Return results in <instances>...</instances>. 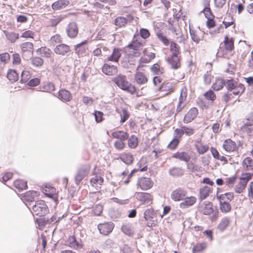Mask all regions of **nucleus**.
<instances>
[{"label": "nucleus", "mask_w": 253, "mask_h": 253, "mask_svg": "<svg viewBox=\"0 0 253 253\" xmlns=\"http://www.w3.org/2000/svg\"><path fill=\"white\" fill-rule=\"evenodd\" d=\"M252 176H253V173L252 174L249 172L244 173L242 174L240 179L242 181H244V182L247 184L248 181L252 178Z\"/></svg>", "instance_id": "nucleus-64"}, {"label": "nucleus", "mask_w": 253, "mask_h": 253, "mask_svg": "<svg viewBox=\"0 0 253 253\" xmlns=\"http://www.w3.org/2000/svg\"><path fill=\"white\" fill-rule=\"evenodd\" d=\"M21 48L22 49V56L25 58V54L27 53L29 58L33 55L34 46L33 44L31 42H25L21 44Z\"/></svg>", "instance_id": "nucleus-12"}, {"label": "nucleus", "mask_w": 253, "mask_h": 253, "mask_svg": "<svg viewBox=\"0 0 253 253\" xmlns=\"http://www.w3.org/2000/svg\"><path fill=\"white\" fill-rule=\"evenodd\" d=\"M37 52H39L42 54L43 56L48 58L50 56L51 50L46 47H42L39 48L37 50Z\"/></svg>", "instance_id": "nucleus-56"}, {"label": "nucleus", "mask_w": 253, "mask_h": 253, "mask_svg": "<svg viewBox=\"0 0 253 253\" xmlns=\"http://www.w3.org/2000/svg\"><path fill=\"white\" fill-rule=\"evenodd\" d=\"M181 202L179 206L181 209H185L193 206L196 202L197 199L194 196L185 197Z\"/></svg>", "instance_id": "nucleus-16"}, {"label": "nucleus", "mask_w": 253, "mask_h": 253, "mask_svg": "<svg viewBox=\"0 0 253 253\" xmlns=\"http://www.w3.org/2000/svg\"><path fill=\"white\" fill-rule=\"evenodd\" d=\"M161 91H168L169 92L174 91L173 85L171 83L168 82L161 85L159 88Z\"/></svg>", "instance_id": "nucleus-48"}, {"label": "nucleus", "mask_w": 253, "mask_h": 253, "mask_svg": "<svg viewBox=\"0 0 253 253\" xmlns=\"http://www.w3.org/2000/svg\"><path fill=\"white\" fill-rule=\"evenodd\" d=\"M120 122L121 124H123L129 118L130 114L126 109H123L122 110V113L120 114Z\"/></svg>", "instance_id": "nucleus-58"}, {"label": "nucleus", "mask_w": 253, "mask_h": 253, "mask_svg": "<svg viewBox=\"0 0 253 253\" xmlns=\"http://www.w3.org/2000/svg\"><path fill=\"white\" fill-rule=\"evenodd\" d=\"M121 56V51L119 48H115L112 54L108 57V60L113 62H118Z\"/></svg>", "instance_id": "nucleus-29"}, {"label": "nucleus", "mask_w": 253, "mask_h": 253, "mask_svg": "<svg viewBox=\"0 0 253 253\" xmlns=\"http://www.w3.org/2000/svg\"><path fill=\"white\" fill-rule=\"evenodd\" d=\"M68 242L70 247L71 248H73L75 249L82 248V245L76 240L74 236H70L68 239Z\"/></svg>", "instance_id": "nucleus-33"}, {"label": "nucleus", "mask_w": 253, "mask_h": 253, "mask_svg": "<svg viewBox=\"0 0 253 253\" xmlns=\"http://www.w3.org/2000/svg\"><path fill=\"white\" fill-rule=\"evenodd\" d=\"M172 157L187 163L191 159L190 155L186 152H177L173 155Z\"/></svg>", "instance_id": "nucleus-25"}, {"label": "nucleus", "mask_w": 253, "mask_h": 253, "mask_svg": "<svg viewBox=\"0 0 253 253\" xmlns=\"http://www.w3.org/2000/svg\"><path fill=\"white\" fill-rule=\"evenodd\" d=\"M114 227V224L112 222H104L98 225L97 228L100 233L104 235H107L112 232Z\"/></svg>", "instance_id": "nucleus-6"}, {"label": "nucleus", "mask_w": 253, "mask_h": 253, "mask_svg": "<svg viewBox=\"0 0 253 253\" xmlns=\"http://www.w3.org/2000/svg\"><path fill=\"white\" fill-rule=\"evenodd\" d=\"M93 115L95 117V121L97 123H100L103 120V113L99 111H95Z\"/></svg>", "instance_id": "nucleus-61"}, {"label": "nucleus", "mask_w": 253, "mask_h": 253, "mask_svg": "<svg viewBox=\"0 0 253 253\" xmlns=\"http://www.w3.org/2000/svg\"><path fill=\"white\" fill-rule=\"evenodd\" d=\"M179 142V140H178L177 138H173L168 145V148L171 150H174L176 148Z\"/></svg>", "instance_id": "nucleus-63"}, {"label": "nucleus", "mask_w": 253, "mask_h": 253, "mask_svg": "<svg viewBox=\"0 0 253 253\" xmlns=\"http://www.w3.org/2000/svg\"><path fill=\"white\" fill-rule=\"evenodd\" d=\"M121 160L126 165H130L133 160V156L130 154H123L120 156Z\"/></svg>", "instance_id": "nucleus-43"}, {"label": "nucleus", "mask_w": 253, "mask_h": 253, "mask_svg": "<svg viewBox=\"0 0 253 253\" xmlns=\"http://www.w3.org/2000/svg\"><path fill=\"white\" fill-rule=\"evenodd\" d=\"M217 199L219 201H231L234 198L233 193L232 192L226 193L223 194H220L219 195L217 193Z\"/></svg>", "instance_id": "nucleus-30"}, {"label": "nucleus", "mask_w": 253, "mask_h": 253, "mask_svg": "<svg viewBox=\"0 0 253 253\" xmlns=\"http://www.w3.org/2000/svg\"><path fill=\"white\" fill-rule=\"evenodd\" d=\"M128 146L131 149L135 148L138 144V138L135 135H131L127 138Z\"/></svg>", "instance_id": "nucleus-32"}, {"label": "nucleus", "mask_w": 253, "mask_h": 253, "mask_svg": "<svg viewBox=\"0 0 253 253\" xmlns=\"http://www.w3.org/2000/svg\"><path fill=\"white\" fill-rule=\"evenodd\" d=\"M62 42V39L61 36L56 34L54 36H53L51 37L50 40V43L51 45L54 46L56 43H61Z\"/></svg>", "instance_id": "nucleus-59"}, {"label": "nucleus", "mask_w": 253, "mask_h": 253, "mask_svg": "<svg viewBox=\"0 0 253 253\" xmlns=\"http://www.w3.org/2000/svg\"><path fill=\"white\" fill-rule=\"evenodd\" d=\"M156 35L159 41L163 42L165 46H168L169 44V40L162 32H158L156 33Z\"/></svg>", "instance_id": "nucleus-45"}, {"label": "nucleus", "mask_w": 253, "mask_h": 253, "mask_svg": "<svg viewBox=\"0 0 253 253\" xmlns=\"http://www.w3.org/2000/svg\"><path fill=\"white\" fill-rule=\"evenodd\" d=\"M31 62L33 66L40 67L43 64V60L39 57H33L31 58Z\"/></svg>", "instance_id": "nucleus-50"}, {"label": "nucleus", "mask_w": 253, "mask_h": 253, "mask_svg": "<svg viewBox=\"0 0 253 253\" xmlns=\"http://www.w3.org/2000/svg\"><path fill=\"white\" fill-rule=\"evenodd\" d=\"M54 52L62 56L69 55L71 51L70 47L65 43H59L54 49Z\"/></svg>", "instance_id": "nucleus-8"}, {"label": "nucleus", "mask_w": 253, "mask_h": 253, "mask_svg": "<svg viewBox=\"0 0 253 253\" xmlns=\"http://www.w3.org/2000/svg\"><path fill=\"white\" fill-rule=\"evenodd\" d=\"M219 206L222 212H228L231 211V205L227 201H219Z\"/></svg>", "instance_id": "nucleus-44"}, {"label": "nucleus", "mask_w": 253, "mask_h": 253, "mask_svg": "<svg viewBox=\"0 0 253 253\" xmlns=\"http://www.w3.org/2000/svg\"><path fill=\"white\" fill-rule=\"evenodd\" d=\"M68 37L70 38L73 39L77 37L79 30L76 23L74 22H70L66 29Z\"/></svg>", "instance_id": "nucleus-10"}, {"label": "nucleus", "mask_w": 253, "mask_h": 253, "mask_svg": "<svg viewBox=\"0 0 253 253\" xmlns=\"http://www.w3.org/2000/svg\"><path fill=\"white\" fill-rule=\"evenodd\" d=\"M230 219L228 217H223L219 223L217 229L221 232L224 231L229 226Z\"/></svg>", "instance_id": "nucleus-31"}, {"label": "nucleus", "mask_w": 253, "mask_h": 253, "mask_svg": "<svg viewBox=\"0 0 253 253\" xmlns=\"http://www.w3.org/2000/svg\"><path fill=\"white\" fill-rule=\"evenodd\" d=\"M4 33L6 38L11 42H14L19 38V34L12 32L4 31Z\"/></svg>", "instance_id": "nucleus-42"}, {"label": "nucleus", "mask_w": 253, "mask_h": 253, "mask_svg": "<svg viewBox=\"0 0 253 253\" xmlns=\"http://www.w3.org/2000/svg\"><path fill=\"white\" fill-rule=\"evenodd\" d=\"M69 4L68 0H58L51 5L54 10H61L65 8Z\"/></svg>", "instance_id": "nucleus-19"}, {"label": "nucleus", "mask_w": 253, "mask_h": 253, "mask_svg": "<svg viewBox=\"0 0 253 253\" xmlns=\"http://www.w3.org/2000/svg\"><path fill=\"white\" fill-rule=\"evenodd\" d=\"M137 185L140 186L142 190H146L153 186V182L150 178L141 177L138 179Z\"/></svg>", "instance_id": "nucleus-13"}, {"label": "nucleus", "mask_w": 253, "mask_h": 253, "mask_svg": "<svg viewBox=\"0 0 253 253\" xmlns=\"http://www.w3.org/2000/svg\"><path fill=\"white\" fill-rule=\"evenodd\" d=\"M144 218L147 221L148 227L155 226L157 224V213L153 209L150 208L146 210L144 212Z\"/></svg>", "instance_id": "nucleus-4"}, {"label": "nucleus", "mask_w": 253, "mask_h": 253, "mask_svg": "<svg viewBox=\"0 0 253 253\" xmlns=\"http://www.w3.org/2000/svg\"><path fill=\"white\" fill-rule=\"evenodd\" d=\"M225 85V80L221 78L216 79L215 82L212 84V87L215 90L221 89Z\"/></svg>", "instance_id": "nucleus-36"}, {"label": "nucleus", "mask_w": 253, "mask_h": 253, "mask_svg": "<svg viewBox=\"0 0 253 253\" xmlns=\"http://www.w3.org/2000/svg\"><path fill=\"white\" fill-rule=\"evenodd\" d=\"M34 213L39 216H42L48 213L49 210L45 202L43 200L36 201L32 206Z\"/></svg>", "instance_id": "nucleus-3"}, {"label": "nucleus", "mask_w": 253, "mask_h": 253, "mask_svg": "<svg viewBox=\"0 0 253 253\" xmlns=\"http://www.w3.org/2000/svg\"><path fill=\"white\" fill-rule=\"evenodd\" d=\"M235 90L232 92V94L235 95L240 96L245 90V87L244 84L239 83V84L234 89Z\"/></svg>", "instance_id": "nucleus-54"}, {"label": "nucleus", "mask_w": 253, "mask_h": 253, "mask_svg": "<svg viewBox=\"0 0 253 253\" xmlns=\"http://www.w3.org/2000/svg\"><path fill=\"white\" fill-rule=\"evenodd\" d=\"M239 84L236 81L233 79H225V85L227 88V89L229 91H231L237 87Z\"/></svg>", "instance_id": "nucleus-34"}, {"label": "nucleus", "mask_w": 253, "mask_h": 253, "mask_svg": "<svg viewBox=\"0 0 253 253\" xmlns=\"http://www.w3.org/2000/svg\"><path fill=\"white\" fill-rule=\"evenodd\" d=\"M211 191V187L208 186H205L201 188L200 190V199L201 201L205 199L207 197H208Z\"/></svg>", "instance_id": "nucleus-35"}, {"label": "nucleus", "mask_w": 253, "mask_h": 253, "mask_svg": "<svg viewBox=\"0 0 253 253\" xmlns=\"http://www.w3.org/2000/svg\"><path fill=\"white\" fill-rule=\"evenodd\" d=\"M121 230L126 235L131 236L133 234V231L131 226L129 224L123 225Z\"/></svg>", "instance_id": "nucleus-51"}, {"label": "nucleus", "mask_w": 253, "mask_h": 253, "mask_svg": "<svg viewBox=\"0 0 253 253\" xmlns=\"http://www.w3.org/2000/svg\"><path fill=\"white\" fill-rule=\"evenodd\" d=\"M138 169H133V170H132V171H131V172L128 175L126 179L124 181V183L125 184H127L129 183V179L131 178V177H132V175L136 172L137 171H138V170L140 171H146L147 169V167L146 166L144 167H143L142 168H141L140 166H138Z\"/></svg>", "instance_id": "nucleus-41"}, {"label": "nucleus", "mask_w": 253, "mask_h": 253, "mask_svg": "<svg viewBox=\"0 0 253 253\" xmlns=\"http://www.w3.org/2000/svg\"><path fill=\"white\" fill-rule=\"evenodd\" d=\"M167 61L173 69H177L180 67V58L178 55L171 54L170 57L168 58Z\"/></svg>", "instance_id": "nucleus-15"}, {"label": "nucleus", "mask_w": 253, "mask_h": 253, "mask_svg": "<svg viewBox=\"0 0 253 253\" xmlns=\"http://www.w3.org/2000/svg\"><path fill=\"white\" fill-rule=\"evenodd\" d=\"M41 90L50 93L55 89L54 84L50 82H43L40 86Z\"/></svg>", "instance_id": "nucleus-21"}, {"label": "nucleus", "mask_w": 253, "mask_h": 253, "mask_svg": "<svg viewBox=\"0 0 253 253\" xmlns=\"http://www.w3.org/2000/svg\"><path fill=\"white\" fill-rule=\"evenodd\" d=\"M202 12H203L205 17L207 18V19H211V18H214V16L212 14L211 8L210 7V4L208 3L207 5H206L204 8L203 9V10L201 11Z\"/></svg>", "instance_id": "nucleus-49"}, {"label": "nucleus", "mask_w": 253, "mask_h": 253, "mask_svg": "<svg viewBox=\"0 0 253 253\" xmlns=\"http://www.w3.org/2000/svg\"><path fill=\"white\" fill-rule=\"evenodd\" d=\"M223 148L228 152H233L236 148V144L235 142L232 140L229 139L224 141L223 144Z\"/></svg>", "instance_id": "nucleus-23"}, {"label": "nucleus", "mask_w": 253, "mask_h": 253, "mask_svg": "<svg viewBox=\"0 0 253 253\" xmlns=\"http://www.w3.org/2000/svg\"><path fill=\"white\" fill-rule=\"evenodd\" d=\"M169 174L174 177H179L183 175L184 170L182 169L179 167H173L170 169L169 170Z\"/></svg>", "instance_id": "nucleus-27"}, {"label": "nucleus", "mask_w": 253, "mask_h": 253, "mask_svg": "<svg viewBox=\"0 0 253 253\" xmlns=\"http://www.w3.org/2000/svg\"><path fill=\"white\" fill-rule=\"evenodd\" d=\"M31 76L29 71L24 70L22 71L21 75V83H25L30 79Z\"/></svg>", "instance_id": "nucleus-53"}, {"label": "nucleus", "mask_w": 253, "mask_h": 253, "mask_svg": "<svg viewBox=\"0 0 253 253\" xmlns=\"http://www.w3.org/2000/svg\"><path fill=\"white\" fill-rule=\"evenodd\" d=\"M102 72L108 76H112L116 74L118 72L116 66L110 65L108 64H104L102 69Z\"/></svg>", "instance_id": "nucleus-17"}, {"label": "nucleus", "mask_w": 253, "mask_h": 253, "mask_svg": "<svg viewBox=\"0 0 253 253\" xmlns=\"http://www.w3.org/2000/svg\"><path fill=\"white\" fill-rule=\"evenodd\" d=\"M14 186L19 191L26 189L28 187L27 182L23 180L18 179L14 182Z\"/></svg>", "instance_id": "nucleus-40"}, {"label": "nucleus", "mask_w": 253, "mask_h": 253, "mask_svg": "<svg viewBox=\"0 0 253 253\" xmlns=\"http://www.w3.org/2000/svg\"><path fill=\"white\" fill-rule=\"evenodd\" d=\"M57 97L63 101H69L72 98L70 92L64 89H61L58 91Z\"/></svg>", "instance_id": "nucleus-18"}, {"label": "nucleus", "mask_w": 253, "mask_h": 253, "mask_svg": "<svg viewBox=\"0 0 253 253\" xmlns=\"http://www.w3.org/2000/svg\"><path fill=\"white\" fill-rule=\"evenodd\" d=\"M113 81L119 88L128 93L133 94L136 91L135 87L127 81L126 77L125 75L119 74L114 78Z\"/></svg>", "instance_id": "nucleus-1"}, {"label": "nucleus", "mask_w": 253, "mask_h": 253, "mask_svg": "<svg viewBox=\"0 0 253 253\" xmlns=\"http://www.w3.org/2000/svg\"><path fill=\"white\" fill-rule=\"evenodd\" d=\"M224 43L226 51H232L234 49V41L232 38L230 39L227 36H226L224 38Z\"/></svg>", "instance_id": "nucleus-26"}, {"label": "nucleus", "mask_w": 253, "mask_h": 253, "mask_svg": "<svg viewBox=\"0 0 253 253\" xmlns=\"http://www.w3.org/2000/svg\"><path fill=\"white\" fill-rule=\"evenodd\" d=\"M87 43V41L85 40L74 45L75 52L79 57L85 55L88 49Z\"/></svg>", "instance_id": "nucleus-7"}, {"label": "nucleus", "mask_w": 253, "mask_h": 253, "mask_svg": "<svg viewBox=\"0 0 253 253\" xmlns=\"http://www.w3.org/2000/svg\"><path fill=\"white\" fill-rule=\"evenodd\" d=\"M187 195V191L182 188H178L173 191L171 194V198L174 201L183 200Z\"/></svg>", "instance_id": "nucleus-9"}, {"label": "nucleus", "mask_w": 253, "mask_h": 253, "mask_svg": "<svg viewBox=\"0 0 253 253\" xmlns=\"http://www.w3.org/2000/svg\"><path fill=\"white\" fill-rule=\"evenodd\" d=\"M247 184H246L244 181H242L240 179V181L236 186L235 192L237 193H241L243 192V190L245 189Z\"/></svg>", "instance_id": "nucleus-60"}, {"label": "nucleus", "mask_w": 253, "mask_h": 253, "mask_svg": "<svg viewBox=\"0 0 253 253\" xmlns=\"http://www.w3.org/2000/svg\"><path fill=\"white\" fill-rule=\"evenodd\" d=\"M204 96L206 99L211 100L212 101H214L216 98L215 94L214 93V91L211 90H210L207 91L204 94Z\"/></svg>", "instance_id": "nucleus-62"}, {"label": "nucleus", "mask_w": 253, "mask_h": 253, "mask_svg": "<svg viewBox=\"0 0 253 253\" xmlns=\"http://www.w3.org/2000/svg\"><path fill=\"white\" fill-rule=\"evenodd\" d=\"M127 22L128 19L122 16L117 17L115 20V25L119 28L125 27L127 24Z\"/></svg>", "instance_id": "nucleus-37"}, {"label": "nucleus", "mask_w": 253, "mask_h": 253, "mask_svg": "<svg viewBox=\"0 0 253 253\" xmlns=\"http://www.w3.org/2000/svg\"><path fill=\"white\" fill-rule=\"evenodd\" d=\"M170 50L172 51V54L173 55H179L180 53V46L174 42H170Z\"/></svg>", "instance_id": "nucleus-52"}, {"label": "nucleus", "mask_w": 253, "mask_h": 253, "mask_svg": "<svg viewBox=\"0 0 253 253\" xmlns=\"http://www.w3.org/2000/svg\"><path fill=\"white\" fill-rule=\"evenodd\" d=\"M137 37L138 36H134L132 42L128 44V48L135 50H138L141 47L143 46V43L138 41Z\"/></svg>", "instance_id": "nucleus-24"}, {"label": "nucleus", "mask_w": 253, "mask_h": 253, "mask_svg": "<svg viewBox=\"0 0 253 253\" xmlns=\"http://www.w3.org/2000/svg\"><path fill=\"white\" fill-rule=\"evenodd\" d=\"M90 184L92 186H98V185H101L103 182V177L100 176H95L92 178L90 181Z\"/></svg>", "instance_id": "nucleus-47"}, {"label": "nucleus", "mask_w": 253, "mask_h": 253, "mask_svg": "<svg viewBox=\"0 0 253 253\" xmlns=\"http://www.w3.org/2000/svg\"><path fill=\"white\" fill-rule=\"evenodd\" d=\"M181 127L183 130V134L187 136H191L194 133V129L189 126H181Z\"/></svg>", "instance_id": "nucleus-57"}, {"label": "nucleus", "mask_w": 253, "mask_h": 253, "mask_svg": "<svg viewBox=\"0 0 253 253\" xmlns=\"http://www.w3.org/2000/svg\"><path fill=\"white\" fill-rule=\"evenodd\" d=\"M40 195V192L36 191H30L27 192L25 195L26 200L27 201L33 202L36 197Z\"/></svg>", "instance_id": "nucleus-38"}, {"label": "nucleus", "mask_w": 253, "mask_h": 253, "mask_svg": "<svg viewBox=\"0 0 253 253\" xmlns=\"http://www.w3.org/2000/svg\"><path fill=\"white\" fill-rule=\"evenodd\" d=\"M90 170V166L89 164H83L81 165L77 170L75 176V182L79 185L81 181L86 178Z\"/></svg>", "instance_id": "nucleus-2"}, {"label": "nucleus", "mask_w": 253, "mask_h": 253, "mask_svg": "<svg viewBox=\"0 0 253 253\" xmlns=\"http://www.w3.org/2000/svg\"><path fill=\"white\" fill-rule=\"evenodd\" d=\"M136 198L140 202V205L148 206L152 204V196L147 193L138 192L135 194Z\"/></svg>", "instance_id": "nucleus-5"}, {"label": "nucleus", "mask_w": 253, "mask_h": 253, "mask_svg": "<svg viewBox=\"0 0 253 253\" xmlns=\"http://www.w3.org/2000/svg\"><path fill=\"white\" fill-rule=\"evenodd\" d=\"M135 80L139 84H143L148 81L147 78L145 75L140 72H137L135 75Z\"/></svg>", "instance_id": "nucleus-28"}, {"label": "nucleus", "mask_w": 253, "mask_h": 253, "mask_svg": "<svg viewBox=\"0 0 253 253\" xmlns=\"http://www.w3.org/2000/svg\"><path fill=\"white\" fill-rule=\"evenodd\" d=\"M113 138L118 139V140L124 141L128 138V133L126 131L117 130L112 133Z\"/></svg>", "instance_id": "nucleus-20"}, {"label": "nucleus", "mask_w": 253, "mask_h": 253, "mask_svg": "<svg viewBox=\"0 0 253 253\" xmlns=\"http://www.w3.org/2000/svg\"><path fill=\"white\" fill-rule=\"evenodd\" d=\"M7 77L9 81L15 82L18 80L19 76L15 70H10L7 73Z\"/></svg>", "instance_id": "nucleus-46"}, {"label": "nucleus", "mask_w": 253, "mask_h": 253, "mask_svg": "<svg viewBox=\"0 0 253 253\" xmlns=\"http://www.w3.org/2000/svg\"><path fill=\"white\" fill-rule=\"evenodd\" d=\"M196 147L197 151L200 154L205 153L209 150V146L207 145H203L202 143L196 144Z\"/></svg>", "instance_id": "nucleus-55"}, {"label": "nucleus", "mask_w": 253, "mask_h": 253, "mask_svg": "<svg viewBox=\"0 0 253 253\" xmlns=\"http://www.w3.org/2000/svg\"><path fill=\"white\" fill-rule=\"evenodd\" d=\"M198 110L196 108H192L185 115L183 122L184 123L188 124L191 122L197 116Z\"/></svg>", "instance_id": "nucleus-14"}, {"label": "nucleus", "mask_w": 253, "mask_h": 253, "mask_svg": "<svg viewBox=\"0 0 253 253\" xmlns=\"http://www.w3.org/2000/svg\"><path fill=\"white\" fill-rule=\"evenodd\" d=\"M190 34L192 40L196 43H198L200 40L203 39L205 33L197 32L190 28Z\"/></svg>", "instance_id": "nucleus-22"}, {"label": "nucleus", "mask_w": 253, "mask_h": 253, "mask_svg": "<svg viewBox=\"0 0 253 253\" xmlns=\"http://www.w3.org/2000/svg\"><path fill=\"white\" fill-rule=\"evenodd\" d=\"M212 207V203L205 201L200 205L199 207L200 211L205 215H210L214 211Z\"/></svg>", "instance_id": "nucleus-11"}, {"label": "nucleus", "mask_w": 253, "mask_h": 253, "mask_svg": "<svg viewBox=\"0 0 253 253\" xmlns=\"http://www.w3.org/2000/svg\"><path fill=\"white\" fill-rule=\"evenodd\" d=\"M243 166L247 170L253 169V160L250 157L246 158L243 162Z\"/></svg>", "instance_id": "nucleus-39"}]
</instances>
